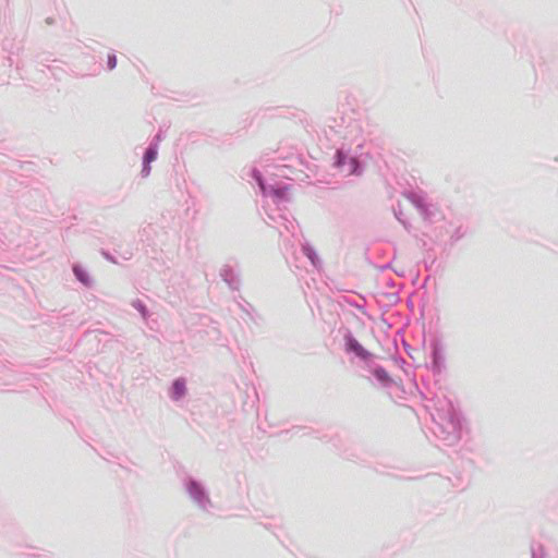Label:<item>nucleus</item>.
Instances as JSON below:
<instances>
[{
	"instance_id": "obj_1",
	"label": "nucleus",
	"mask_w": 558,
	"mask_h": 558,
	"mask_svg": "<svg viewBox=\"0 0 558 558\" xmlns=\"http://www.w3.org/2000/svg\"><path fill=\"white\" fill-rule=\"evenodd\" d=\"M185 393V383L183 379H177L172 386V398L179 399Z\"/></svg>"
},
{
	"instance_id": "obj_4",
	"label": "nucleus",
	"mask_w": 558,
	"mask_h": 558,
	"mask_svg": "<svg viewBox=\"0 0 558 558\" xmlns=\"http://www.w3.org/2000/svg\"><path fill=\"white\" fill-rule=\"evenodd\" d=\"M74 272L75 275L77 276V278L84 282V283H87V280L85 279L84 275L78 270L77 267L74 268Z\"/></svg>"
},
{
	"instance_id": "obj_2",
	"label": "nucleus",
	"mask_w": 558,
	"mask_h": 558,
	"mask_svg": "<svg viewBox=\"0 0 558 558\" xmlns=\"http://www.w3.org/2000/svg\"><path fill=\"white\" fill-rule=\"evenodd\" d=\"M157 158V150L154 148L147 149L144 160L148 165Z\"/></svg>"
},
{
	"instance_id": "obj_3",
	"label": "nucleus",
	"mask_w": 558,
	"mask_h": 558,
	"mask_svg": "<svg viewBox=\"0 0 558 558\" xmlns=\"http://www.w3.org/2000/svg\"><path fill=\"white\" fill-rule=\"evenodd\" d=\"M116 65H117V59H116V56L110 54V56L108 57V66H109V69H110V70H112V69H114V68H116Z\"/></svg>"
}]
</instances>
